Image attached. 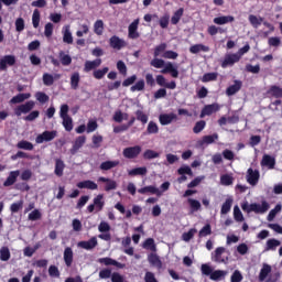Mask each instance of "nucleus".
<instances>
[{
    "mask_svg": "<svg viewBox=\"0 0 282 282\" xmlns=\"http://www.w3.org/2000/svg\"><path fill=\"white\" fill-rule=\"evenodd\" d=\"M43 84L46 85V87H52V85H54V75L45 73L43 75Z\"/></svg>",
    "mask_w": 282,
    "mask_h": 282,
    "instance_id": "bf43d9fd",
    "label": "nucleus"
},
{
    "mask_svg": "<svg viewBox=\"0 0 282 282\" xmlns=\"http://www.w3.org/2000/svg\"><path fill=\"white\" fill-rule=\"evenodd\" d=\"M227 274H228V271L216 270V271H212L209 279L212 281H221V279H226Z\"/></svg>",
    "mask_w": 282,
    "mask_h": 282,
    "instance_id": "7c9ffc66",
    "label": "nucleus"
},
{
    "mask_svg": "<svg viewBox=\"0 0 282 282\" xmlns=\"http://www.w3.org/2000/svg\"><path fill=\"white\" fill-rule=\"evenodd\" d=\"M279 246H281V241L272 238V239H269L267 241V247H265V251H270V250H276V248H279Z\"/></svg>",
    "mask_w": 282,
    "mask_h": 282,
    "instance_id": "79ce46f5",
    "label": "nucleus"
},
{
    "mask_svg": "<svg viewBox=\"0 0 282 282\" xmlns=\"http://www.w3.org/2000/svg\"><path fill=\"white\" fill-rule=\"evenodd\" d=\"M144 160H155V158H160V153L153 151V150H147L143 153Z\"/></svg>",
    "mask_w": 282,
    "mask_h": 282,
    "instance_id": "e2e57ef3",
    "label": "nucleus"
},
{
    "mask_svg": "<svg viewBox=\"0 0 282 282\" xmlns=\"http://www.w3.org/2000/svg\"><path fill=\"white\" fill-rule=\"evenodd\" d=\"M0 259L2 261H9L10 260V249H8V247H2L0 249Z\"/></svg>",
    "mask_w": 282,
    "mask_h": 282,
    "instance_id": "0e129e2a",
    "label": "nucleus"
},
{
    "mask_svg": "<svg viewBox=\"0 0 282 282\" xmlns=\"http://www.w3.org/2000/svg\"><path fill=\"white\" fill-rule=\"evenodd\" d=\"M98 263H104V265H115L116 268L122 269L124 264L111 259V258H100Z\"/></svg>",
    "mask_w": 282,
    "mask_h": 282,
    "instance_id": "393cba45",
    "label": "nucleus"
},
{
    "mask_svg": "<svg viewBox=\"0 0 282 282\" xmlns=\"http://www.w3.org/2000/svg\"><path fill=\"white\" fill-rule=\"evenodd\" d=\"M62 124L65 131H72L74 129V119L68 117H62Z\"/></svg>",
    "mask_w": 282,
    "mask_h": 282,
    "instance_id": "ea45409f",
    "label": "nucleus"
},
{
    "mask_svg": "<svg viewBox=\"0 0 282 282\" xmlns=\"http://www.w3.org/2000/svg\"><path fill=\"white\" fill-rule=\"evenodd\" d=\"M140 153H142V147H140V145L126 148L123 150V158H127L128 160H133V159L138 158V155H140Z\"/></svg>",
    "mask_w": 282,
    "mask_h": 282,
    "instance_id": "0eeeda50",
    "label": "nucleus"
},
{
    "mask_svg": "<svg viewBox=\"0 0 282 282\" xmlns=\"http://www.w3.org/2000/svg\"><path fill=\"white\" fill-rule=\"evenodd\" d=\"M102 208H105V196L99 194L94 198V203L87 207V210L93 213L94 210L100 212Z\"/></svg>",
    "mask_w": 282,
    "mask_h": 282,
    "instance_id": "423d86ee",
    "label": "nucleus"
},
{
    "mask_svg": "<svg viewBox=\"0 0 282 282\" xmlns=\"http://www.w3.org/2000/svg\"><path fill=\"white\" fill-rule=\"evenodd\" d=\"M187 205L191 215H193L194 213H198V210H202V203L195 198H187Z\"/></svg>",
    "mask_w": 282,
    "mask_h": 282,
    "instance_id": "f3484780",
    "label": "nucleus"
},
{
    "mask_svg": "<svg viewBox=\"0 0 282 282\" xmlns=\"http://www.w3.org/2000/svg\"><path fill=\"white\" fill-rule=\"evenodd\" d=\"M17 65V56L4 55L0 58V72H7L8 67H14Z\"/></svg>",
    "mask_w": 282,
    "mask_h": 282,
    "instance_id": "7ed1b4c3",
    "label": "nucleus"
},
{
    "mask_svg": "<svg viewBox=\"0 0 282 282\" xmlns=\"http://www.w3.org/2000/svg\"><path fill=\"white\" fill-rule=\"evenodd\" d=\"M84 34H89V25L87 24H82L80 30L76 32V36H78V39H82Z\"/></svg>",
    "mask_w": 282,
    "mask_h": 282,
    "instance_id": "338daca9",
    "label": "nucleus"
},
{
    "mask_svg": "<svg viewBox=\"0 0 282 282\" xmlns=\"http://www.w3.org/2000/svg\"><path fill=\"white\" fill-rule=\"evenodd\" d=\"M17 147L18 149H23L24 151H32V149H34V145L25 140L18 142Z\"/></svg>",
    "mask_w": 282,
    "mask_h": 282,
    "instance_id": "603ef678",
    "label": "nucleus"
},
{
    "mask_svg": "<svg viewBox=\"0 0 282 282\" xmlns=\"http://www.w3.org/2000/svg\"><path fill=\"white\" fill-rule=\"evenodd\" d=\"M78 85H80V73L75 72L70 75V87L78 89Z\"/></svg>",
    "mask_w": 282,
    "mask_h": 282,
    "instance_id": "4c0bfd02",
    "label": "nucleus"
},
{
    "mask_svg": "<svg viewBox=\"0 0 282 282\" xmlns=\"http://www.w3.org/2000/svg\"><path fill=\"white\" fill-rule=\"evenodd\" d=\"M32 23H33V28L35 29L39 28L41 23V12L37 9L33 11Z\"/></svg>",
    "mask_w": 282,
    "mask_h": 282,
    "instance_id": "864d4df0",
    "label": "nucleus"
},
{
    "mask_svg": "<svg viewBox=\"0 0 282 282\" xmlns=\"http://www.w3.org/2000/svg\"><path fill=\"white\" fill-rule=\"evenodd\" d=\"M209 47L204 44H195L189 47L191 54H199V52H209Z\"/></svg>",
    "mask_w": 282,
    "mask_h": 282,
    "instance_id": "c9c22d12",
    "label": "nucleus"
},
{
    "mask_svg": "<svg viewBox=\"0 0 282 282\" xmlns=\"http://www.w3.org/2000/svg\"><path fill=\"white\" fill-rule=\"evenodd\" d=\"M112 120L115 122H124V120H129V115L127 112H122L121 110L115 111V115L112 117Z\"/></svg>",
    "mask_w": 282,
    "mask_h": 282,
    "instance_id": "f704fd0d",
    "label": "nucleus"
},
{
    "mask_svg": "<svg viewBox=\"0 0 282 282\" xmlns=\"http://www.w3.org/2000/svg\"><path fill=\"white\" fill-rule=\"evenodd\" d=\"M148 133L151 134H155V133H160V127H158V123H155L154 121H150L148 123V128H147Z\"/></svg>",
    "mask_w": 282,
    "mask_h": 282,
    "instance_id": "8fccbe9b",
    "label": "nucleus"
},
{
    "mask_svg": "<svg viewBox=\"0 0 282 282\" xmlns=\"http://www.w3.org/2000/svg\"><path fill=\"white\" fill-rule=\"evenodd\" d=\"M235 182V178L230 174H224L220 176V184L223 186H230Z\"/></svg>",
    "mask_w": 282,
    "mask_h": 282,
    "instance_id": "09e8293b",
    "label": "nucleus"
},
{
    "mask_svg": "<svg viewBox=\"0 0 282 282\" xmlns=\"http://www.w3.org/2000/svg\"><path fill=\"white\" fill-rule=\"evenodd\" d=\"M195 235H197V229L192 228L188 231L183 232L182 240L185 241V243H188V241H191Z\"/></svg>",
    "mask_w": 282,
    "mask_h": 282,
    "instance_id": "37998d69",
    "label": "nucleus"
},
{
    "mask_svg": "<svg viewBox=\"0 0 282 282\" xmlns=\"http://www.w3.org/2000/svg\"><path fill=\"white\" fill-rule=\"evenodd\" d=\"M98 246V238L93 237L88 241H79L77 243L78 248H83V250H94Z\"/></svg>",
    "mask_w": 282,
    "mask_h": 282,
    "instance_id": "9b49d317",
    "label": "nucleus"
},
{
    "mask_svg": "<svg viewBox=\"0 0 282 282\" xmlns=\"http://www.w3.org/2000/svg\"><path fill=\"white\" fill-rule=\"evenodd\" d=\"M259 177H260V174L258 170L249 169L247 171V182L251 186H257V184H259Z\"/></svg>",
    "mask_w": 282,
    "mask_h": 282,
    "instance_id": "9d476101",
    "label": "nucleus"
},
{
    "mask_svg": "<svg viewBox=\"0 0 282 282\" xmlns=\"http://www.w3.org/2000/svg\"><path fill=\"white\" fill-rule=\"evenodd\" d=\"M260 282H276L279 281V273H272V265L263 263L259 272Z\"/></svg>",
    "mask_w": 282,
    "mask_h": 282,
    "instance_id": "f03ea898",
    "label": "nucleus"
},
{
    "mask_svg": "<svg viewBox=\"0 0 282 282\" xmlns=\"http://www.w3.org/2000/svg\"><path fill=\"white\" fill-rule=\"evenodd\" d=\"M29 98H32V95L30 93L26 94H19L17 96H14L10 102L11 105H19V102H23L25 100H28Z\"/></svg>",
    "mask_w": 282,
    "mask_h": 282,
    "instance_id": "c85d7f7f",
    "label": "nucleus"
},
{
    "mask_svg": "<svg viewBox=\"0 0 282 282\" xmlns=\"http://www.w3.org/2000/svg\"><path fill=\"white\" fill-rule=\"evenodd\" d=\"M138 193H140L141 195H147V193H151V195H158L160 197V195H162V191H160V188L150 185V186H145L143 188H139Z\"/></svg>",
    "mask_w": 282,
    "mask_h": 282,
    "instance_id": "a211bd4d",
    "label": "nucleus"
},
{
    "mask_svg": "<svg viewBox=\"0 0 282 282\" xmlns=\"http://www.w3.org/2000/svg\"><path fill=\"white\" fill-rule=\"evenodd\" d=\"M235 21V17L232 15H221L214 19V23L216 25H226L228 23H232Z\"/></svg>",
    "mask_w": 282,
    "mask_h": 282,
    "instance_id": "5701e85b",
    "label": "nucleus"
},
{
    "mask_svg": "<svg viewBox=\"0 0 282 282\" xmlns=\"http://www.w3.org/2000/svg\"><path fill=\"white\" fill-rule=\"evenodd\" d=\"M77 188H87L88 191H98V184L94 181H83L77 183Z\"/></svg>",
    "mask_w": 282,
    "mask_h": 282,
    "instance_id": "aec40b11",
    "label": "nucleus"
},
{
    "mask_svg": "<svg viewBox=\"0 0 282 282\" xmlns=\"http://www.w3.org/2000/svg\"><path fill=\"white\" fill-rule=\"evenodd\" d=\"M173 120H177V115L175 113H163L159 116V122L163 127H166V124H171Z\"/></svg>",
    "mask_w": 282,
    "mask_h": 282,
    "instance_id": "ddd939ff",
    "label": "nucleus"
},
{
    "mask_svg": "<svg viewBox=\"0 0 282 282\" xmlns=\"http://www.w3.org/2000/svg\"><path fill=\"white\" fill-rule=\"evenodd\" d=\"M19 175H21V172L19 170L11 171L9 173V176L4 181L3 186H12L17 182V177H19Z\"/></svg>",
    "mask_w": 282,
    "mask_h": 282,
    "instance_id": "4be33fe9",
    "label": "nucleus"
},
{
    "mask_svg": "<svg viewBox=\"0 0 282 282\" xmlns=\"http://www.w3.org/2000/svg\"><path fill=\"white\" fill-rule=\"evenodd\" d=\"M85 142H87V138L85 135L78 137L73 144V153H76V151H78L85 144Z\"/></svg>",
    "mask_w": 282,
    "mask_h": 282,
    "instance_id": "e433bc0d",
    "label": "nucleus"
},
{
    "mask_svg": "<svg viewBox=\"0 0 282 282\" xmlns=\"http://www.w3.org/2000/svg\"><path fill=\"white\" fill-rule=\"evenodd\" d=\"M232 202H234L232 196H229L225 200V203L223 204L221 209H220V213L223 215H228V212L232 208Z\"/></svg>",
    "mask_w": 282,
    "mask_h": 282,
    "instance_id": "58836bf2",
    "label": "nucleus"
},
{
    "mask_svg": "<svg viewBox=\"0 0 282 282\" xmlns=\"http://www.w3.org/2000/svg\"><path fill=\"white\" fill-rule=\"evenodd\" d=\"M58 135L56 130L52 131H44L43 133L39 134L35 139L36 144H43V142H52L54 138Z\"/></svg>",
    "mask_w": 282,
    "mask_h": 282,
    "instance_id": "20e7f679",
    "label": "nucleus"
},
{
    "mask_svg": "<svg viewBox=\"0 0 282 282\" xmlns=\"http://www.w3.org/2000/svg\"><path fill=\"white\" fill-rule=\"evenodd\" d=\"M62 34L64 43H67V45H72V43H74V36L72 35V29L69 24L63 26Z\"/></svg>",
    "mask_w": 282,
    "mask_h": 282,
    "instance_id": "f8f14e48",
    "label": "nucleus"
},
{
    "mask_svg": "<svg viewBox=\"0 0 282 282\" xmlns=\"http://www.w3.org/2000/svg\"><path fill=\"white\" fill-rule=\"evenodd\" d=\"M182 17H184V9H178L176 12H174L171 22L173 25H177L180 23V19H182Z\"/></svg>",
    "mask_w": 282,
    "mask_h": 282,
    "instance_id": "49530a36",
    "label": "nucleus"
},
{
    "mask_svg": "<svg viewBox=\"0 0 282 282\" xmlns=\"http://www.w3.org/2000/svg\"><path fill=\"white\" fill-rule=\"evenodd\" d=\"M65 171V162L61 159L55 160V170L54 173L57 177H63V172Z\"/></svg>",
    "mask_w": 282,
    "mask_h": 282,
    "instance_id": "a878e982",
    "label": "nucleus"
},
{
    "mask_svg": "<svg viewBox=\"0 0 282 282\" xmlns=\"http://www.w3.org/2000/svg\"><path fill=\"white\" fill-rule=\"evenodd\" d=\"M94 33L97 36H102V34L105 33V22L102 20H97L94 23Z\"/></svg>",
    "mask_w": 282,
    "mask_h": 282,
    "instance_id": "c756f323",
    "label": "nucleus"
},
{
    "mask_svg": "<svg viewBox=\"0 0 282 282\" xmlns=\"http://www.w3.org/2000/svg\"><path fill=\"white\" fill-rule=\"evenodd\" d=\"M34 105H35L34 101L31 100L18 106L14 109L15 116H21L22 113H30L34 109Z\"/></svg>",
    "mask_w": 282,
    "mask_h": 282,
    "instance_id": "1a4fd4ad",
    "label": "nucleus"
},
{
    "mask_svg": "<svg viewBox=\"0 0 282 282\" xmlns=\"http://www.w3.org/2000/svg\"><path fill=\"white\" fill-rule=\"evenodd\" d=\"M143 248L145 250H151L152 252H155V240H153L152 238L147 239L143 243Z\"/></svg>",
    "mask_w": 282,
    "mask_h": 282,
    "instance_id": "052dcab7",
    "label": "nucleus"
},
{
    "mask_svg": "<svg viewBox=\"0 0 282 282\" xmlns=\"http://www.w3.org/2000/svg\"><path fill=\"white\" fill-rule=\"evenodd\" d=\"M268 210H270V203L267 200L251 204V213H256V215H264Z\"/></svg>",
    "mask_w": 282,
    "mask_h": 282,
    "instance_id": "39448f33",
    "label": "nucleus"
},
{
    "mask_svg": "<svg viewBox=\"0 0 282 282\" xmlns=\"http://www.w3.org/2000/svg\"><path fill=\"white\" fill-rule=\"evenodd\" d=\"M220 107L218 104H212L204 107V109L200 112V118H204L205 116H213V113H216V111H219Z\"/></svg>",
    "mask_w": 282,
    "mask_h": 282,
    "instance_id": "dca6fc26",
    "label": "nucleus"
},
{
    "mask_svg": "<svg viewBox=\"0 0 282 282\" xmlns=\"http://www.w3.org/2000/svg\"><path fill=\"white\" fill-rule=\"evenodd\" d=\"M144 79H140L133 86H131L130 91H144Z\"/></svg>",
    "mask_w": 282,
    "mask_h": 282,
    "instance_id": "4d7b16f0",
    "label": "nucleus"
},
{
    "mask_svg": "<svg viewBox=\"0 0 282 282\" xmlns=\"http://www.w3.org/2000/svg\"><path fill=\"white\" fill-rule=\"evenodd\" d=\"M98 129V121L96 119H89L86 126L87 133H94Z\"/></svg>",
    "mask_w": 282,
    "mask_h": 282,
    "instance_id": "a18cd8bd",
    "label": "nucleus"
},
{
    "mask_svg": "<svg viewBox=\"0 0 282 282\" xmlns=\"http://www.w3.org/2000/svg\"><path fill=\"white\" fill-rule=\"evenodd\" d=\"M231 282H241L243 281V275L241 274V271L236 270L232 274H231Z\"/></svg>",
    "mask_w": 282,
    "mask_h": 282,
    "instance_id": "774afa93",
    "label": "nucleus"
},
{
    "mask_svg": "<svg viewBox=\"0 0 282 282\" xmlns=\"http://www.w3.org/2000/svg\"><path fill=\"white\" fill-rule=\"evenodd\" d=\"M248 20L250 25H252L254 29L259 28L261 23H263V18L254 14H249Z\"/></svg>",
    "mask_w": 282,
    "mask_h": 282,
    "instance_id": "473e14b6",
    "label": "nucleus"
},
{
    "mask_svg": "<svg viewBox=\"0 0 282 282\" xmlns=\"http://www.w3.org/2000/svg\"><path fill=\"white\" fill-rule=\"evenodd\" d=\"M41 217H43V214H41V210L39 209H34L32 210L29 216H28V219L30 221H39V219H41Z\"/></svg>",
    "mask_w": 282,
    "mask_h": 282,
    "instance_id": "5fc2aeb1",
    "label": "nucleus"
},
{
    "mask_svg": "<svg viewBox=\"0 0 282 282\" xmlns=\"http://www.w3.org/2000/svg\"><path fill=\"white\" fill-rule=\"evenodd\" d=\"M120 164V161H105L100 164L101 171H111V169H116Z\"/></svg>",
    "mask_w": 282,
    "mask_h": 282,
    "instance_id": "72a5a7b5",
    "label": "nucleus"
},
{
    "mask_svg": "<svg viewBox=\"0 0 282 282\" xmlns=\"http://www.w3.org/2000/svg\"><path fill=\"white\" fill-rule=\"evenodd\" d=\"M242 85L243 84L241 83V80H235L234 85L229 86L226 89L227 96H235V94H237L241 89Z\"/></svg>",
    "mask_w": 282,
    "mask_h": 282,
    "instance_id": "412c9836",
    "label": "nucleus"
},
{
    "mask_svg": "<svg viewBox=\"0 0 282 282\" xmlns=\"http://www.w3.org/2000/svg\"><path fill=\"white\" fill-rule=\"evenodd\" d=\"M109 73V67H104L100 69H95L93 73L94 78L97 80H101V78H105V75Z\"/></svg>",
    "mask_w": 282,
    "mask_h": 282,
    "instance_id": "a19ab883",
    "label": "nucleus"
},
{
    "mask_svg": "<svg viewBox=\"0 0 282 282\" xmlns=\"http://www.w3.org/2000/svg\"><path fill=\"white\" fill-rule=\"evenodd\" d=\"M59 61L65 67H67V65H72V56L65 54V52L59 53Z\"/></svg>",
    "mask_w": 282,
    "mask_h": 282,
    "instance_id": "3c124183",
    "label": "nucleus"
},
{
    "mask_svg": "<svg viewBox=\"0 0 282 282\" xmlns=\"http://www.w3.org/2000/svg\"><path fill=\"white\" fill-rule=\"evenodd\" d=\"M140 24V20H134L128 29V36L129 39H139L140 33H138V25Z\"/></svg>",
    "mask_w": 282,
    "mask_h": 282,
    "instance_id": "4468645a",
    "label": "nucleus"
},
{
    "mask_svg": "<svg viewBox=\"0 0 282 282\" xmlns=\"http://www.w3.org/2000/svg\"><path fill=\"white\" fill-rule=\"evenodd\" d=\"M281 210H282V206L281 204H278L273 209L270 210L268 215V221H273L276 215L281 213Z\"/></svg>",
    "mask_w": 282,
    "mask_h": 282,
    "instance_id": "de8ad7c7",
    "label": "nucleus"
},
{
    "mask_svg": "<svg viewBox=\"0 0 282 282\" xmlns=\"http://www.w3.org/2000/svg\"><path fill=\"white\" fill-rule=\"evenodd\" d=\"M268 94H270V96H274L275 98H282V88L279 86H272Z\"/></svg>",
    "mask_w": 282,
    "mask_h": 282,
    "instance_id": "6e6d98bb",
    "label": "nucleus"
},
{
    "mask_svg": "<svg viewBox=\"0 0 282 282\" xmlns=\"http://www.w3.org/2000/svg\"><path fill=\"white\" fill-rule=\"evenodd\" d=\"M110 47H112V50H122V47H127V42L113 35L112 37H110Z\"/></svg>",
    "mask_w": 282,
    "mask_h": 282,
    "instance_id": "2eb2a0df",
    "label": "nucleus"
},
{
    "mask_svg": "<svg viewBox=\"0 0 282 282\" xmlns=\"http://www.w3.org/2000/svg\"><path fill=\"white\" fill-rule=\"evenodd\" d=\"M150 65L155 67V69H161V74H171L172 78H177V76H180L177 66L173 65L171 62H165L162 58L155 57L150 62Z\"/></svg>",
    "mask_w": 282,
    "mask_h": 282,
    "instance_id": "f257e3e1",
    "label": "nucleus"
},
{
    "mask_svg": "<svg viewBox=\"0 0 282 282\" xmlns=\"http://www.w3.org/2000/svg\"><path fill=\"white\" fill-rule=\"evenodd\" d=\"M274 164H276V160L273 156L269 154H264L262 156V161H261L262 166H267V169H274Z\"/></svg>",
    "mask_w": 282,
    "mask_h": 282,
    "instance_id": "b1692460",
    "label": "nucleus"
},
{
    "mask_svg": "<svg viewBox=\"0 0 282 282\" xmlns=\"http://www.w3.org/2000/svg\"><path fill=\"white\" fill-rule=\"evenodd\" d=\"M234 219L236 221H243V213H241V209L239 208V205H236L234 207Z\"/></svg>",
    "mask_w": 282,
    "mask_h": 282,
    "instance_id": "13d9d810",
    "label": "nucleus"
},
{
    "mask_svg": "<svg viewBox=\"0 0 282 282\" xmlns=\"http://www.w3.org/2000/svg\"><path fill=\"white\" fill-rule=\"evenodd\" d=\"M210 80H217V73H207L203 76V83H210Z\"/></svg>",
    "mask_w": 282,
    "mask_h": 282,
    "instance_id": "69168bd1",
    "label": "nucleus"
},
{
    "mask_svg": "<svg viewBox=\"0 0 282 282\" xmlns=\"http://www.w3.org/2000/svg\"><path fill=\"white\" fill-rule=\"evenodd\" d=\"M226 252V248L224 247H218L215 252L212 256L213 261H215L216 263H224V258H221V254Z\"/></svg>",
    "mask_w": 282,
    "mask_h": 282,
    "instance_id": "cd10ccee",
    "label": "nucleus"
},
{
    "mask_svg": "<svg viewBox=\"0 0 282 282\" xmlns=\"http://www.w3.org/2000/svg\"><path fill=\"white\" fill-rule=\"evenodd\" d=\"M64 261H65V264L67 265V268H69L72 265V263L74 262V251L69 247H67L64 250Z\"/></svg>",
    "mask_w": 282,
    "mask_h": 282,
    "instance_id": "bb28decb",
    "label": "nucleus"
},
{
    "mask_svg": "<svg viewBox=\"0 0 282 282\" xmlns=\"http://www.w3.org/2000/svg\"><path fill=\"white\" fill-rule=\"evenodd\" d=\"M239 61H241V57H239L237 53L227 54L221 63V67L224 69H226V67H232V65H235V63H239Z\"/></svg>",
    "mask_w": 282,
    "mask_h": 282,
    "instance_id": "6e6552de",
    "label": "nucleus"
},
{
    "mask_svg": "<svg viewBox=\"0 0 282 282\" xmlns=\"http://www.w3.org/2000/svg\"><path fill=\"white\" fill-rule=\"evenodd\" d=\"M99 65H102V59L100 58L94 61H86L84 72H91V69H97Z\"/></svg>",
    "mask_w": 282,
    "mask_h": 282,
    "instance_id": "6ab92c4d",
    "label": "nucleus"
},
{
    "mask_svg": "<svg viewBox=\"0 0 282 282\" xmlns=\"http://www.w3.org/2000/svg\"><path fill=\"white\" fill-rule=\"evenodd\" d=\"M148 261L153 265V268H158L159 270L162 268V260H160V257H158L155 253H151L148 257Z\"/></svg>",
    "mask_w": 282,
    "mask_h": 282,
    "instance_id": "2f4dec72",
    "label": "nucleus"
},
{
    "mask_svg": "<svg viewBox=\"0 0 282 282\" xmlns=\"http://www.w3.org/2000/svg\"><path fill=\"white\" fill-rule=\"evenodd\" d=\"M166 52V43H162L154 48V57L162 56Z\"/></svg>",
    "mask_w": 282,
    "mask_h": 282,
    "instance_id": "680f3d73",
    "label": "nucleus"
},
{
    "mask_svg": "<svg viewBox=\"0 0 282 282\" xmlns=\"http://www.w3.org/2000/svg\"><path fill=\"white\" fill-rule=\"evenodd\" d=\"M147 167H137L128 171V175L131 177H135V175H147Z\"/></svg>",
    "mask_w": 282,
    "mask_h": 282,
    "instance_id": "c03bdc74",
    "label": "nucleus"
}]
</instances>
